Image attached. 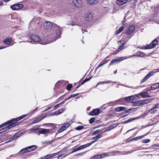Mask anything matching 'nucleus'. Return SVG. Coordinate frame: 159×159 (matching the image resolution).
Segmentation results:
<instances>
[{
    "mask_svg": "<svg viewBox=\"0 0 159 159\" xmlns=\"http://www.w3.org/2000/svg\"><path fill=\"white\" fill-rule=\"evenodd\" d=\"M61 34L60 28L57 25H55L53 29L50 31L48 34V37L49 39H51L50 41H48V42H43L42 40L40 41V38L37 36L33 35L31 36V39L32 40L36 42H40V43L42 44H46L52 42L56 39L59 38Z\"/></svg>",
    "mask_w": 159,
    "mask_h": 159,
    "instance_id": "nucleus-1",
    "label": "nucleus"
},
{
    "mask_svg": "<svg viewBox=\"0 0 159 159\" xmlns=\"http://www.w3.org/2000/svg\"><path fill=\"white\" fill-rule=\"evenodd\" d=\"M9 125L8 126L5 128H3L1 130V132H2L3 131H5L7 130V129H9L12 127L15 126L16 125V124L17 123L16 122L17 121L16 120V119H13L9 121Z\"/></svg>",
    "mask_w": 159,
    "mask_h": 159,
    "instance_id": "nucleus-2",
    "label": "nucleus"
},
{
    "mask_svg": "<svg viewBox=\"0 0 159 159\" xmlns=\"http://www.w3.org/2000/svg\"><path fill=\"white\" fill-rule=\"evenodd\" d=\"M35 146L33 145L26 147L21 149L19 152L20 154H22L26 152H29L35 150L36 149Z\"/></svg>",
    "mask_w": 159,
    "mask_h": 159,
    "instance_id": "nucleus-3",
    "label": "nucleus"
},
{
    "mask_svg": "<svg viewBox=\"0 0 159 159\" xmlns=\"http://www.w3.org/2000/svg\"><path fill=\"white\" fill-rule=\"evenodd\" d=\"M157 43L158 41L157 39H155L153 40L152 41V43L149 44L147 45L144 46V48L145 49H148L152 48L156 46Z\"/></svg>",
    "mask_w": 159,
    "mask_h": 159,
    "instance_id": "nucleus-4",
    "label": "nucleus"
},
{
    "mask_svg": "<svg viewBox=\"0 0 159 159\" xmlns=\"http://www.w3.org/2000/svg\"><path fill=\"white\" fill-rule=\"evenodd\" d=\"M158 71H151L149 72L148 75L141 80V83H143L147 80L150 77L153 75L156 72Z\"/></svg>",
    "mask_w": 159,
    "mask_h": 159,
    "instance_id": "nucleus-5",
    "label": "nucleus"
},
{
    "mask_svg": "<svg viewBox=\"0 0 159 159\" xmlns=\"http://www.w3.org/2000/svg\"><path fill=\"white\" fill-rule=\"evenodd\" d=\"M134 56H136L138 57H142L145 56V54L141 52L138 51L135 54L130 56L128 57H125V58L124 59H126L130 57H133Z\"/></svg>",
    "mask_w": 159,
    "mask_h": 159,
    "instance_id": "nucleus-6",
    "label": "nucleus"
},
{
    "mask_svg": "<svg viewBox=\"0 0 159 159\" xmlns=\"http://www.w3.org/2000/svg\"><path fill=\"white\" fill-rule=\"evenodd\" d=\"M43 26L46 30H50L52 28V25L50 22L46 21L43 23Z\"/></svg>",
    "mask_w": 159,
    "mask_h": 159,
    "instance_id": "nucleus-7",
    "label": "nucleus"
},
{
    "mask_svg": "<svg viewBox=\"0 0 159 159\" xmlns=\"http://www.w3.org/2000/svg\"><path fill=\"white\" fill-rule=\"evenodd\" d=\"M73 3L75 7H80L82 5L81 0H73Z\"/></svg>",
    "mask_w": 159,
    "mask_h": 159,
    "instance_id": "nucleus-8",
    "label": "nucleus"
},
{
    "mask_svg": "<svg viewBox=\"0 0 159 159\" xmlns=\"http://www.w3.org/2000/svg\"><path fill=\"white\" fill-rule=\"evenodd\" d=\"M93 14L92 13L87 12L85 15V18L87 21H90L93 19Z\"/></svg>",
    "mask_w": 159,
    "mask_h": 159,
    "instance_id": "nucleus-9",
    "label": "nucleus"
},
{
    "mask_svg": "<svg viewBox=\"0 0 159 159\" xmlns=\"http://www.w3.org/2000/svg\"><path fill=\"white\" fill-rule=\"evenodd\" d=\"M23 5L22 4H16L12 5L11 8L12 10H18L22 8Z\"/></svg>",
    "mask_w": 159,
    "mask_h": 159,
    "instance_id": "nucleus-10",
    "label": "nucleus"
},
{
    "mask_svg": "<svg viewBox=\"0 0 159 159\" xmlns=\"http://www.w3.org/2000/svg\"><path fill=\"white\" fill-rule=\"evenodd\" d=\"M100 113V110L99 108L95 109L92 110L90 113V115L96 116L98 115Z\"/></svg>",
    "mask_w": 159,
    "mask_h": 159,
    "instance_id": "nucleus-11",
    "label": "nucleus"
},
{
    "mask_svg": "<svg viewBox=\"0 0 159 159\" xmlns=\"http://www.w3.org/2000/svg\"><path fill=\"white\" fill-rule=\"evenodd\" d=\"M135 29V26L134 25H130L128 29L126 30L125 33L128 34L132 33Z\"/></svg>",
    "mask_w": 159,
    "mask_h": 159,
    "instance_id": "nucleus-12",
    "label": "nucleus"
},
{
    "mask_svg": "<svg viewBox=\"0 0 159 159\" xmlns=\"http://www.w3.org/2000/svg\"><path fill=\"white\" fill-rule=\"evenodd\" d=\"M124 57H123L120 58L118 57L117 59H113L110 63L109 66L114 64L115 63H118L120 62L123 60L124 59Z\"/></svg>",
    "mask_w": 159,
    "mask_h": 159,
    "instance_id": "nucleus-13",
    "label": "nucleus"
},
{
    "mask_svg": "<svg viewBox=\"0 0 159 159\" xmlns=\"http://www.w3.org/2000/svg\"><path fill=\"white\" fill-rule=\"evenodd\" d=\"M159 109V105L158 104L156 105L152 108L150 109L149 111L151 113L153 114L156 113L157 111Z\"/></svg>",
    "mask_w": 159,
    "mask_h": 159,
    "instance_id": "nucleus-14",
    "label": "nucleus"
},
{
    "mask_svg": "<svg viewBox=\"0 0 159 159\" xmlns=\"http://www.w3.org/2000/svg\"><path fill=\"white\" fill-rule=\"evenodd\" d=\"M50 130L49 129H42L39 131V133L40 134H43L47 135L48 133H50Z\"/></svg>",
    "mask_w": 159,
    "mask_h": 159,
    "instance_id": "nucleus-15",
    "label": "nucleus"
},
{
    "mask_svg": "<svg viewBox=\"0 0 159 159\" xmlns=\"http://www.w3.org/2000/svg\"><path fill=\"white\" fill-rule=\"evenodd\" d=\"M139 94L143 98L146 97H150V96L148 95V90L145 92L143 93H139Z\"/></svg>",
    "mask_w": 159,
    "mask_h": 159,
    "instance_id": "nucleus-16",
    "label": "nucleus"
},
{
    "mask_svg": "<svg viewBox=\"0 0 159 159\" xmlns=\"http://www.w3.org/2000/svg\"><path fill=\"white\" fill-rule=\"evenodd\" d=\"M128 0H117L116 3L119 5H122L125 4L127 1Z\"/></svg>",
    "mask_w": 159,
    "mask_h": 159,
    "instance_id": "nucleus-17",
    "label": "nucleus"
},
{
    "mask_svg": "<svg viewBox=\"0 0 159 159\" xmlns=\"http://www.w3.org/2000/svg\"><path fill=\"white\" fill-rule=\"evenodd\" d=\"M152 101L151 99H145L142 100V101H141L140 102V104L141 105H143L145 104H146L148 103L149 102H150Z\"/></svg>",
    "mask_w": 159,
    "mask_h": 159,
    "instance_id": "nucleus-18",
    "label": "nucleus"
},
{
    "mask_svg": "<svg viewBox=\"0 0 159 159\" xmlns=\"http://www.w3.org/2000/svg\"><path fill=\"white\" fill-rule=\"evenodd\" d=\"M87 3L92 5L96 4L98 3L97 0H87Z\"/></svg>",
    "mask_w": 159,
    "mask_h": 159,
    "instance_id": "nucleus-19",
    "label": "nucleus"
},
{
    "mask_svg": "<svg viewBox=\"0 0 159 159\" xmlns=\"http://www.w3.org/2000/svg\"><path fill=\"white\" fill-rule=\"evenodd\" d=\"M102 158V155H96L92 157H91V159H99Z\"/></svg>",
    "mask_w": 159,
    "mask_h": 159,
    "instance_id": "nucleus-20",
    "label": "nucleus"
},
{
    "mask_svg": "<svg viewBox=\"0 0 159 159\" xmlns=\"http://www.w3.org/2000/svg\"><path fill=\"white\" fill-rule=\"evenodd\" d=\"M57 154V153H54L53 154H48L46 155V156H45V158L46 159H48L49 158H50L51 157H52L54 156H56Z\"/></svg>",
    "mask_w": 159,
    "mask_h": 159,
    "instance_id": "nucleus-21",
    "label": "nucleus"
},
{
    "mask_svg": "<svg viewBox=\"0 0 159 159\" xmlns=\"http://www.w3.org/2000/svg\"><path fill=\"white\" fill-rule=\"evenodd\" d=\"M11 39H7L3 41V43L8 45L11 43Z\"/></svg>",
    "mask_w": 159,
    "mask_h": 159,
    "instance_id": "nucleus-22",
    "label": "nucleus"
},
{
    "mask_svg": "<svg viewBox=\"0 0 159 159\" xmlns=\"http://www.w3.org/2000/svg\"><path fill=\"white\" fill-rule=\"evenodd\" d=\"M20 134H19L16 133L14 135V136L11 138V140L9 141V142L11 141L12 140L16 139L20 137V135H19Z\"/></svg>",
    "mask_w": 159,
    "mask_h": 159,
    "instance_id": "nucleus-23",
    "label": "nucleus"
},
{
    "mask_svg": "<svg viewBox=\"0 0 159 159\" xmlns=\"http://www.w3.org/2000/svg\"><path fill=\"white\" fill-rule=\"evenodd\" d=\"M158 87H159V83H157L152 85L151 86V88L152 89H155Z\"/></svg>",
    "mask_w": 159,
    "mask_h": 159,
    "instance_id": "nucleus-24",
    "label": "nucleus"
},
{
    "mask_svg": "<svg viewBox=\"0 0 159 159\" xmlns=\"http://www.w3.org/2000/svg\"><path fill=\"white\" fill-rule=\"evenodd\" d=\"M125 44V43H122L121 45L118 48V49L117 50V52H118L122 50L124 48V46Z\"/></svg>",
    "mask_w": 159,
    "mask_h": 159,
    "instance_id": "nucleus-25",
    "label": "nucleus"
},
{
    "mask_svg": "<svg viewBox=\"0 0 159 159\" xmlns=\"http://www.w3.org/2000/svg\"><path fill=\"white\" fill-rule=\"evenodd\" d=\"M102 134V133H101L100 134H98L96 136L93 137L92 139L93 140H96L98 139H99L101 137Z\"/></svg>",
    "mask_w": 159,
    "mask_h": 159,
    "instance_id": "nucleus-26",
    "label": "nucleus"
},
{
    "mask_svg": "<svg viewBox=\"0 0 159 159\" xmlns=\"http://www.w3.org/2000/svg\"><path fill=\"white\" fill-rule=\"evenodd\" d=\"M124 27L123 26H121L119 29V30L116 32V35H118L121 33L124 29Z\"/></svg>",
    "mask_w": 159,
    "mask_h": 159,
    "instance_id": "nucleus-27",
    "label": "nucleus"
},
{
    "mask_svg": "<svg viewBox=\"0 0 159 159\" xmlns=\"http://www.w3.org/2000/svg\"><path fill=\"white\" fill-rule=\"evenodd\" d=\"M129 102H135V97L133 96H131L129 97Z\"/></svg>",
    "mask_w": 159,
    "mask_h": 159,
    "instance_id": "nucleus-28",
    "label": "nucleus"
},
{
    "mask_svg": "<svg viewBox=\"0 0 159 159\" xmlns=\"http://www.w3.org/2000/svg\"><path fill=\"white\" fill-rule=\"evenodd\" d=\"M112 152H110L108 153H104L103 155H102V158H104L105 157H109L110 155H112L111 153Z\"/></svg>",
    "mask_w": 159,
    "mask_h": 159,
    "instance_id": "nucleus-29",
    "label": "nucleus"
},
{
    "mask_svg": "<svg viewBox=\"0 0 159 159\" xmlns=\"http://www.w3.org/2000/svg\"><path fill=\"white\" fill-rule=\"evenodd\" d=\"M146 135H142V136H138V137H136L135 138H134V139H133V140H137L138 139H142Z\"/></svg>",
    "mask_w": 159,
    "mask_h": 159,
    "instance_id": "nucleus-30",
    "label": "nucleus"
},
{
    "mask_svg": "<svg viewBox=\"0 0 159 159\" xmlns=\"http://www.w3.org/2000/svg\"><path fill=\"white\" fill-rule=\"evenodd\" d=\"M132 109H128L126 111H125L124 113H123V114H124L125 116L126 115H128L129 113H130V111Z\"/></svg>",
    "mask_w": 159,
    "mask_h": 159,
    "instance_id": "nucleus-31",
    "label": "nucleus"
},
{
    "mask_svg": "<svg viewBox=\"0 0 159 159\" xmlns=\"http://www.w3.org/2000/svg\"><path fill=\"white\" fill-rule=\"evenodd\" d=\"M27 115H22V116H20L18 118H16V120L17 121H19V120H20L21 119L23 118L24 117L26 116Z\"/></svg>",
    "mask_w": 159,
    "mask_h": 159,
    "instance_id": "nucleus-32",
    "label": "nucleus"
},
{
    "mask_svg": "<svg viewBox=\"0 0 159 159\" xmlns=\"http://www.w3.org/2000/svg\"><path fill=\"white\" fill-rule=\"evenodd\" d=\"M84 128V126L82 125H80L75 128V129L76 130H80Z\"/></svg>",
    "mask_w": 159,
    "mask_h": 159,
    "instance_id": "nucleus-33",
    "label": "nucleus"
},
{
    "mask_svg": "<svg viewBox=\"0 0 159 159\" xmlns=\"http://www.w3.org/2000/svg\"><path fill=\"white\" fill-rule=\"evenodd\" d=\"M138 118H137V117H135V118H131L128 120H127L125 121V123H128V122H129L133 120H135V119H137Z\"/></svg>",
    "mask_w": 159,
    "mask_h": 159,
    "instance_id": "nucleus-34",
    "label": "nucleus"
},
{
    "mask_svg": "<svg viewBox=\"0 0 159 159\" xmlns=\"http://www.w3.org/2000/svg\"><path fill=\"white\" fill-rule=\"evenodd\" d=\"M72 87V85L71 84H68L66 87V89L68 90H70L71 88Z\"/></svg>",
    "mask_w": 159,
    "mask_h": 159,
    "instance_id": "nucleus-35",
    "label": "nucleus"
},
{
    "mask_svg": "<svg viewBox=\"0 0 159 159\" xmlns=\"http://www.w3.org/2000/svg\"><path fill=\"white\" fill-rule=\"evenodd\" d=\"M95 120V118H91L89 120V122L90 124H92L94 122Z\"/></svg>",
    "mask_w": 159,
    "mask_h": 159,
    "instance_id": "nucleus-36",
    "label": "nucleus"
},
{
    "mask_svg": "<svg viewBox=\"0 0 159 159\" xmlns=\"http://www.w3.org/2000/svg\"><path fill=\"white\" fill-rule=\"evenodd\" d=\"M150 141V140L149 139H143L142 140V142L143 143H148Z\"/></svg>",
    "mask_w": 159,
    "mask_h": 159,
    "instance_id": "nucleus-37",
    "label": "nucleus"
},
{
    "mask_svg": "<svg viewBox=\"0 0 159 159\" xmlns=\"http://www.w3.org/2000/svg\"><path fill=\"white\" fill-rule=\"evenodd\" d=\"M64 130H65V129L63 128V127H61L57 131V133H60L61 132H62Z\"/></svg>",
    "mask_w": 159,
    "mask_h": 159,
    "instance_id": "nucleus-38",
    "label": "nucleus"
},
{
    "mask_svg": "<svg viewBox=\"0 0 159 159\" xmlns=\"http://www.w3.org/2000/svg\"><path fill=\"white\" fill-rule=\"evenodd\" d=\"M9 122H10V121H7V122H5L4 123L2 124L0 126V127H3L6 125L9 124Z\"/></svg>",
    "mask_w": 159,
    "mask_h": 159,
    "instance_id": "nucleus-39",
    "label": "nucleus"
},
{
    "mask_svg": "<svg viewBox=\"0 0 159 159\" xmlns=\"http://www.w3.org/2000/svg\"><path fill=\"white\" fill-rule=\"evenodd\" d=\"M100 131H101V130H99V129L96 130L95 131H94V132L93 133V134H98V133H99L100 132Z\"/></svg>",
    "mask_w": 159,
    "mask_h": 159,
    "instance_id": "nucleus-40",
    "label": "nucleus"
},
{
    "mask_svg": "<svg viewBox=\"0 0 159 159\" xmlns=\"http://www.w3.org/2000/svg\"><path fill=\"white\" fill-rule=\"evenodd\" d=\"M107 129L108 131H109V130L113 129V127H112V126L111 125H110L109 126V127L107 128Z\"/></svg>",
    "mask_w": 159,
    "mask_h": 159,
    "instance_id": "nucleus-41",
    "label": "nucleus"
},
{
    "mask_svg": "<svg viewBox=\"0 0 159 159\" xmlns=\"http://www.w3.org/2000/svg\"><path fill=\"white\" fill-rule=\"evenodd\" d=\"M61 113V112L60 111V110H59L57 111H55L54 112V114L56 115H57L60 114Z\"/></svg>",
    "mask_w": 159,
    "mask_h": 159,
    "instance_id": "nucleus-42",
    "label": "nucleus"
},
{
    "mask_svg": "<svg viewBox=\"0 0 159 159\" xmlns=\"http://www.w3.org/2000/svg\"><path fill=\"white\" fill-rule=\"evenodd\" d=\"M125 99V100L127 102H129V97H128L124 98Z\"/></svg>",
    "mask_w": 159,
    "mask_h": 159,
    "instance_id": "nucleus-43",
    "label": "nucleus"
},
{
    "mask_svg": "<svg viewBox=\"0 0 159 159\" xmlns=\"http://www.w3.org/2000/svg\"><path fill=\"white\" fill-rule=\"evenodd\" d=\"M78 148L79 149V150H80L81 149H84L85 148V146H84V145H83L82 146H80L79 147H78Z\"/></svg>",
    "mask_w": 159,
    "mask_h": 159,
    "instance_id": "nucleus-44",
    "label": "nucleus"
},
{
    "mask_svg": "<svg viewBox=\"0 0 159 159\" xmlns=\"http://www.w3.org/2000/svg\"><path fill=\"white\" fill-rule=\"evenodd\" d=\"M78 93H77V94H72L70 96H69V97H70V98H73L74 97H75L76 96H77L78 95Z\"/></svg>",
    "mask_w": 159,
    "mask_h": 159,
    "instance_id": "nucleus-45",
    "label": "nucleus"
},
{
    "mask_svg": "<svg viewBox=\"0 0 159 159\" xmlns=\"http://www.w3.org/2000/svg\"><path fill=\"white\" fill-rule=\"evenodd\" d=\"M115 110L116 111L119 112V111H121V109L120 108V107L116 108V109Z\"/></svg>",
    "mask_w": 159,
    "mask_h": 159,
    "instance_id": "nucleus-46",
    "label": "nucleus"
},
{
    "mask_svg": "<svg viewBox=\"0 0 159 159\" xmlns=\"http://www.w3.org/2000/svg\"><path fill=\"white\" fill-rule=\"evenodd\" d=\"M121 111H125L127 110V108L125 107H120Z\"/></svg>",
    "mask_w": 159,
    "mask_h": 159,
    "instance_id": "nucleus-47",
    "label": "nucleus"
},
{
    "mask_svg": "<svg viewBox=\"0 0 159 159\" xmlns=\"http://www.w3.org/2000/svg\"><path fill=\"white\" fill-rule=\"evenodd\" d=\"M79 149L78 148H76L75 149H73V151L71 152V153H72L73 152H76L78 151H79Z\"/></svg>",
    "mask_w": 159,
    "mask_h": 159,
    "instance_id": "nucleus-48",
    "label": "nucleus"
},
{
    "mask_svg": "<svg viewBox=\"0 0 159 159\" xmlns=\"http://www.w3.org/2000/svg\"><path fill=\"white\" fill-rule=\"evenodd\" d=\"M70 125V123H67L65 124L64 125L66 126V128H67L69 127Z\"/></svg>",
    "mask_w": 159,
    "mask_h": 159,
    "instance_id": "nucleus-49",
    "label": "nucleus"
},
{
    "mask_svg": "<svg viewBox=\"0 0 159 159\" xmlns=\"http://www.w3.org/2000/svg\"><path fill=\"white\" fill-rule=\"evenodd\" d=\"M44 143H47L48 144H50L52 143L51 142L49 141H45L43 142Z\"/></svg>",
    "mask_w": 159,
    "mask_h": 159,
    "instance_id": "nucleus-50",
    "label": "nucleus"
},
{
    "mask_svg": "<svg viewBox=\"0 0 159 159\" xmlns=\"http://www.w3.org/2000/svg\"><path fill=\"white\" fill-rule=\"evenodd\" d=\"M65 109V107H63L61 108V109H59V110H60V111L61 113L63 112Z\"/></svg>",
    "mask_w": 159,
    "mask_h": 159,
    "instance_id": "nucleus-51",
    "label": "nucleus"
},
{
    "mask_svg": "<svg viewBox=\"0 0 159 159\" xmlns=\"http://www.w3.org/2000/svg\"><path fill=\"white\" fill-rule=\"evenodd\" d=\"M91 145V143H87V144L84 145V146H85V148L87 147L90 146Z\"/></svg>",
    "mask_w": 159,
    "mask_h": 159,
    "instance_id": "nucleus-52",
    "label": "nucleus"
},
{
    "mask_svg": "<svg viewBox=\"0 0 159 159\" xmlns=\"http://www.w3.org/2000/svg\"><path fill=\"white\" fill-rule=\"evenodd\" d=\"M108 62V61L107 60H105L102 61V64H103V65L105 64L106 63H107Z\"/></svg>",
    "mask_w": 159,
    "mask_h": 159,
    "instance_id": "nucleus-53",
    "label": "nucleus"
},
{
    "mask_svg": "<svg viewBox=\"0 0 159 159\" xmlns=\"http://www.w3.org/2000/svg\"><path fill=\"white\" fill-rule=\"evenodd\" d=\"M103 65V64L102 63V62L100 63V64H99L96 70L99 68L101 66H102Z\"/></svg>",
    "mask_w": 159,
    "mask_h": 159,
    "instance_id": "nucleus-54",
    "label": "nucleus"
},
{
    "mask_svg": "<svg viewBox=\"0 0 159 159\" xmlns=\"http://www.w3.org/2000/svg\"><path fill=\"white\" fill-rule=\"evenodd\" d=\"M85 152H81V153H78L77 154H76V155H74V156L75 157V156H77L80 155H81V154L84 153Z\"/></svg>",
    "mask_w": 159,
    "mask_h": 159,
    "instance_id": "nucleus-55",
    "label": "nucleus"
},
{
    "mask_svg": "<svg viewBox=\"0 0 159 159\" xmlns=\"http://www.w3.org/2000/svg\"><path fill=\"white\" fill-rule=\"evenodd\" d=\"M111 125L112 126L113 128H114L117 126L118 125V124H113L112 125Z\"/></svg>",
    "mask_w": 159,
    "mask_h": 159,
    "instance_id": "nucleus-56",
    "label": "nucleus"
},
{
    "mask_svg": "<svg viewBox=\"0 0 159 159\" xmlns=\"http://www.w3.org/2000/svg\"><path fill=\"white\" fill-rule=\"evenodd\" d=\"M39 121V120H38L37 119V120H34L33 121V123H36L38 122Z\"/></svg>",
    "mask_w": 159,
    "mask_h": 159,
    "instance_id": "nucleus-57",
    "label": "nucleus"
},
{
    "mask_svg": "<svg viewBox=\"0 0 159 159\" xmlns=\"http://www.w3.org/2000/svg\"><path fill=\"white\" fill-rule=\"evenodd\" d=\"M91 79V78H90L89 79V78H86L84 80V82H87L88 81H89V80H90V79Z\"/></svg>",
    "mask_w": 159,
    "mask_h": 159,
    "instance_id": "nucleus-58",
    "label": "nucleus"
},
{
    "mask_svg": "<svg viewBox=\"0 0 159 159\" xmlns=\"http://www.w3.org/2000/svg\"><path fill=\"white\" fill-rule=\"evenodd\" d=\"M60 105V104L59 103V104H58L57 105H55L54 107V108H56V107H58L59 105Z\"/></svg>",
    "mask_w": 159,
    "mask_h": 159,
    "instance_id": "nucleus-59",
    "label": "nucleus"
},
{
    "mask_svg": "<svg viewBox=\"0 0 159 159\" xmlns=\"http://www.w3.org/2000/svg\"><path fill=\"white\" fill-rule=\"evenodd\" d=\"M103 82H99L98 83V84L97 86L98 85H99V84H103Z\"/></svg>",
    "mask_w": 159,
    "mask_h": 159,
    "instance_id": "nucleus-60",
    "label": "nucleus"
},
{
    "mask_svg": "<svg viewBox=\"0 0 159 159\" xmlns=\"http://www.w3.org/2000/svg\"><path fill=\"white\" fill-rule=\"evenodd\" d=\"M70 99V97H69V96L67 98H66L64 100H65V101H66L68 99Z\"/></svg>",
    "mask_w": 159,
    "mask_h": 159,
    "instance_id": "nucleus-61",
    "label": "nucleus"
},
{
    "mask_svg": "<svg viewBox=\"0 0 159 159\" xmlns=\"http://www.w3.org/2000/svg\"><path fill=\"white\" fill-rule=\"evenodd\" d=\"M65 101H65V100H64L62 102H61L60 103H59V104H60V105L62 104H64L65 103Z\"/></svg>",
    "mask_w": 159,
    "mask_h": 159,
    "instance_id": "nucleus-62",
    "label": "nucleus"
},
{
    "mask_svg": "<svg viewBox=\"0 0 159 159\" xmlns=\"http://www.w3.org/2000/svg\"><path fill=\"white\" fill-rule=\"evenodd\" d=\"M62 127H63V128L65 130L66 129H67V128H66V126H65V125H64L62 126Z\"/></svg>",
    "mask_w": 159,
    "mask_h": 159,
    "instance_id": "nucleus-63",
    "label": "nucleus"
},
{
    "mask_svg": "<svg viewBox=\"0 0 159 159\" xmlns=\"http://www.w3.org/2000/svg\"><path fill=\"white\" fill-rule=\"evenodd\" d=\"M96 141V140H95V141H92L91 143H91V144H93V143H95Z\"/></svg>",
    "mask_w": 159,
    "mask_h": 159,
    "instance_id": "nucleus-64",
    "label": "nucleus"
}]
</instances>
